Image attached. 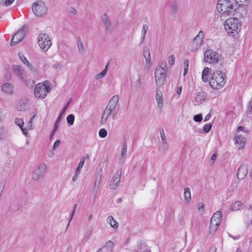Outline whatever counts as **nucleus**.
<instances>
[{
  "mask_svg": "<svg viewBox=\"0 0 252 252\" xmlns=\"http://www.w3.org/2000/svg\"><path fill=\"white\" fill-rule=\"evenodd\" d=\"M233 1L230 0H219L217 6L218 11L222 15L226 16H237L244 18L247 15L246 8L243 4H234Z\"/></svg>",
  "mask_w": 252,
  "mask_h": 252,
  "instance_id": "obj_1",
  "label": "nucleus"
},
{
  "mask_svg": "<svg viewBox=\"0 0 252 252\" xmlns=\"http://www.w3.org/2000/svg\"><path fill=\"white\" fill-rule=\"evenodd\" d=\"M225 75L220 71L214 72L211 74L209 84L213 89L219 90L225 83Z\"/></svg>",
  "mask_w": 252,
  "mask_h": 252,
  "instance_id": "obj_2",
  "label": "nucleus"
},
{
  "mask_svg": "<svg viewBox=\"0 0 252 252\" xmlns=\"http://www.w3.org/2000/svg\"><path fill=\"white\" fill-rule=\"evenodd\" d=\"M224 26L228 33H233L234 31L237 32V31L241 27V24L238 21V18H229L225 21Z\"/></svg>",
  "mask_w": 252,
  "mask_h": 252,
  "instance_id": "obj_3",
  "label": "nucleus"
},
{
  "mask_svg": "<svg viewBox=\"0 0 252 252\" xmlns=\"http://www.w3.org/2000/svg\"><path fill=\"white\" fill-rule=\"evenodd\" d=\"M37 39L39 46L45 52L47 51L52 45L51 38L49 35L46 33L39 34Z\"/></svg>",
  "mask_w": 252,
  "mask_h": 252,
  "instance_id": "obj_4",
  "label": "nucleus"
},
{
  "mask_svg": "<svg viewBox=\"0 0 252 252\" xmlns=\"http://www.w3.org/2000/svg\"><path fill=\"white\" fill-rule=\"evenodd\" d=\"M46 165L45 163H40L36 167L32 174V179L34 181H37L42 179L46 172Z\"/></svg>",
  "mask_w": 252,
  "mask_h": 252,
  "instance_id": "obj_5",
  "label": "nucleus"
},
{
  "mask_svg": "<svg viewBox=\"0 0 252 252\" xmlns=\"http://www.w3.org/2000/svg\"><path fill=\"white\" fill-rule=\"evenodd\" d=\"M32 10L35 15L41 16L46 14L47 9L45 3L42 0L34 2L32 6Z\"/></svg>",
  "mask_w": 252,
  "mask_h": 252,
  "instance_id": "obj_6",
  "label": "nucleus"
},
{
  "mask_svg": "<svg viewBox=\"0 0 252 252\" xmlns=\"http://www.w3.org/2000/svg\"><path fill=\"white\" fill-rule=\"evenodd\" d=\"M204 57L206 62L209 63H216L218 62L220 56L217 52L208 49L205 52Z\"/></svg>",
  "mask_w": 252,
  "mask_h": 252,
  "instance_id": "obj_7",
  "label": "nucleus"
},
{
  "mask_svg": "<svg viewBox=\"0 0 252 252\" xmlns=\"http://www.w3.org/2000/svg\"><path fill=\"white\" fill-rule=\"evenodd\" d=\"M155 77L157 85L159 86L162 85L166 79V71L162 67L156 69L155 70Z\"/></svg>",
  "mask_w": 252,
  "mask_h": 252,
  "instance_id": "obj_8",
  "label": "nucleus"
},
{
  "mask_svg": "<svg viewBox=\"0 0 252 252\" xmlns=\"http://www.w3.org/2000/svg\"><path fill=\"white\" fill-rule=\"evenodd\" d=\"M25 36V28L22 27L12 36L10 42L11 46H14L22 41Z\"/></svg>",
  "mask_w": 252,
  "mask_h": 252,
  "instance_id": "obj_9",
  "label": "nucleus"
},
{
  "mask_svg": "<svg viewBox=\"0 0 252 252\" xmlns=\"http://www.w3.org/2000/svg\"><path fill=\"white\" fill-rule=\"evenodd\" d=\"M122 171L118 170L116 174L113 176L112 180L111 181L109 187L111 189H116L118 186L121 180Z\"/></svg>",
  "mask_w": 252,
  "mask_h": 252,
  "instance_id": "obj_10",
  "label": "nucleus"
},
{
  "mask_svg": "<svg viewBox=\"0 0 252 252\" xmlns=\"http://www.w3.org/2000/svg\"><path fill=\"white\" fill-rule=\"evenodd\" d=\"M44 86L41 83H38L35 86L34 93L35 96L38 98H44L47 94L44 90Z\"/></svg>",
  "mask_w": 252,
  "mask_h": 252,
  "instance_id": "obj_11",
  "label": "nucleus"
},
{
  "mask_svg": "<svg viewBox=\"0 0 252 252\" xmlns=\"http://www.w3.org/2000/svg\"><path fill=\"white\" fill-rule=\"evenodd\" d=\"M119 100V96L117 95H114L109 101V102L105 108H108V109L113 112L116 109Z\"/></svg>",
  "mask_w": 252,
  "mask_h": 252,
  "instance_id": "obj_12",
  "label": "nucleus"
},
{
  "mask_svg": "<svg viewBox=\"0 0 252 252\" xmlns=\"http://www.w3.org/2000/svg\"><path fill=\"white\" fill-rule=\"evenodd\" d=\"M207 93L203 91L199 92L195 97V105L202 104L206 100Z\"/></svg>",
  "mask_w": 252,
  "mask_h": 252,
  "instance_id": "obj_13",
  "label": "nucleus"
},
{
  "mask_svg": "<svg viewBox=\"0 0 252 252\" xmlns=\"http://www.w3.org/2000/svg\"><path fill=\"white\" fill-rule=\"evenodd\" d=\"M247 173V167L245 165H241L237 170V177L238 179L242 180L245 178Z\"/></svg>",
  "mask_w": 252,
  "mask_h": 252,
  "instance_id": "obj_14",
  "label": "nucleus"
},
{
  "mask_svg": "<svg viewBox=\"0 0 252 252\" xmlns=\"http://www.w3.org/2000/svg\"><path fill=\"white\" fill-rule=\"evenodd\" d=\"M101 21L105 27V30L108 31L110 29L111 23L109 17L107 16L106 13H104L102 16Z\"/></svg>",
  "mask_w": 252,
  "mask_h": 252,
  "instance_id": "obj_15",
  "label": "nucleus"
},
{
  "mask_svg": "<svg viewBox=\"0 0 252 252\" xmlns=\"http://www.w3.org/2000/svg\"><path fill=\"white\" fill-rule=\"evenodd\" d=\"M156 99L158 107L161 109L163 107V98L161 92H159L158 90L156 91Z\"/></svg>",
  "mask_w": 252,
  "mask_h": 252,
  "instance_id": "obj_16",
  "label": "nucleus"
},
{
  "mask_svg": "<svg viewBox=\"0 0 252 252\" xmlns=\"http://www.w3.org/2000/svg\"><path fill=\"white\" fill-rule=\"evenodd\" d=\"M1 89L5 93L11 94L13 93V86L12 84L6 82L2 86Z\"/></svg>",
  "mask_w": 252,
  "mask_h": 252,
  "instance_id": "obj_17",
  "label": "nucleus"
},
{
  "mask_svg": "<svg viewBox=\"0 0 252 252\" xmlns=\"http://www.w3.org/2000/svg\"><path fill=\"white\" fill-rule=\"evenodd\" d=\"M108 108H105L101 116L100 123L101 124H105L109 117V116L113 112L111 110L108 109Z\"/></svg>",
  "mask_w": 252,
  "mask_h": 252,
  "instance_id": "obj_18",
  "label": "nucleus"
},
{
  "mask_svg": "<svg viewBox=\"0 0 252 252\" xmlns=\"http://www.w3.org/2000/svg\"><path fill=\"white\" fill-rule=\"evenodd\" d=\"M13 72L20 78L23 79V70L20 66L18 65H14L12 67Z\"/></svg>",
  "mask_w": 252,
  "mask_h": 252,
  "instance_id": "obj_19",
  "label": "nucleus"
},
{
  "mask_svg": "<svg viewBox=\"0 0 252 252\" xmlns=\"http://www.w3.org/2000/svg\"><path fill=\"white\" fill-rule=\"evenodd\" d=\"M101 179V176L100 175L97 174L95 177V180L94 183V197H96L97 192L99 188V183Z\"/></svg>",
  "mask_w": 252,
  "mask_h": 252,
  "instance_id": "obj_20",
  "label": "nucleus"
},
{
  "mask_svg": "<svg viewBox=\"0 0 252 252\" xmlns=\"http://www.w3.org/2000/svg\"><path fill=\"white\" fill-rule=\"evenodd\" d=\"M143 56L146 60V63L147 64L151 63V55L150 50L147 46H145L143 48Z\"/></svg>",
  "mask_w": 252,
  "mask_h": 252,
  "instance_id": "obj_21",
  "label": "nucleus"
},
{
  "mask_svg": "<svg viewBox=\"0 0 252 252\" xmlns=\"http://www.w3.org/2000/svg\"><path fill=\"white\" fill-rule=\"evenodd\" d=\"M246 216L247 218V223L248 227L250 225L252 226V204L250 205Z\"/></svg>",
  "mask_w": 252,
  "mask_h": 252,
  "instance_id": "obj_22",
  "label": "nucleus"
},
{
  "mask_svg": "<svg viewBox=\"0 0 252 252\" xmlns=\"http://www.w3.org/2000/svg\"><path fill=\"white\" fill-rule=\"evenodd\" d=\"M210 70H211V68L208 67H205L202 73V79L203 82H207L208 81L209 79V73L210 72Z\"/></svg>",
  "mask_w": 252,
  "mask_h": 252,
  "instance_id": "obj_23",
  "label": "nucleus"
},
{
  "mask_svg": "<svg viewBox=\"0 0 252 252\" xmlns=\"http://www.w3.org/2000/svg\"><path fill=\"white\" fill-rule=\"evenodd\" d=\"M71 101V98H70L69 100H68V103L64 106L63 108L62 109V112L60 113V114H59V116H58L57 119L56 121V122H57V123H60V122L62 119V117L64 115V113H65L68 105H69Z\"/></svg>",
  "mask_w": 252,
  "mask_h": 252,
  "instance_id": "obj_24",
  "label": "nucleus"
},
{
  "mask_svg": "<svg viewBox=\"0 0 252 252\" xmlns=\"http://www.w3.org/2000/svg\"><path fill=\"white\" fill-rule=\"evenodd\" d=\"M221 212L220 211H218L213 214L211 220H212L214 221H216L220 224V221L221 220Z\"/></svg>",
  "mask_w": 252,
  "mask_h": 252,
  "instance_id": "obj_25",
  "label": "nucleus"
},
{
  "mask_svg": "<svg viewBox=\"0 0 252 252\" xmlns=\"http://www.w3.org/2000/svg\"><path fill=\"white\" fill-rule=\"evenodd\" d=\"M220 223L214 221L213 220H211L210 221V233H214L215 232L217 229H218V227L220 225Z\"/></svg>",
  "mask_w": 252,
  "mask_h": 252,
  "instance_id": "obj_26",
  "label": "nucleus"
},
{
  "mask_svg": "<svg viewBox=\"0 0 252 252\" xmlns=\"http://www.w3.org/2000/svg\"><path fill=\"white\" fill-rule=\"evenodd\" d=\"M148 30V26L144 24L142 27V31H141V41L140 42V44H142L145 39V36L146 32Z\"/></svg>",
  "mask_w": 252,
  "mask_h": 252,
  "instance_id": "obj_27",
  "label": "nucleus"
},
{
  "mask_svg": "<svg viewBox=\"0 0 252 252\" xmlns=\"http://www.w3.org/2000/svg\"><path fill=\"white\" fill-rule=\"evenodd\" d=\"M107 221L110 224L112 227L114 229L118 228L119 226L118 223L116 221L112 216H109L107 218Z\"/></svg>",
  "mask_w": 252,
  "mask_h": 252,
  "instance_id": "obj_28",
  "label": "nucleus"
},
{
  "mask_svg": "<svg viewBox=\"0 0 252 252\" xmlns=\"http://www.w3.org/2000/svg\"><path fill=\"white\" fill-rule=\"evenodd\" d=\"M235 143L240 145L241 147L244 146L245 142V138L241 135H236L235 137Z\"/></svg>",
  "mask_w": 252,
  "mask_h": 252,
  "instance_id": "obj_29",
  "label": "nucleus"
},
{
  "mask_svg": "<svg viewBox=\"0 0 252 252\" xmlns=\"http://www.w3.org/2000/svg\"><path fill=\"white\" fill-rule=\"evenodd\" d=\"M109 64V62L106 64L105 68L99 73H98L95 77L96 79H100L104 77L107 73L108 67Z\"/></svg>",
  "mask_w": 252,
  "mask_h": 252,
  "instance_id": "obj_30",
  "label": "nucleus"
},
{
  "mask_svg": "<svg viewBox=\"0 0 252 252\" xmlns=\"http://www.w3.org/2000/svg\"><path fill=\"white\" fill-rule=\"evenodd\" d=\"M243 204L240 201H235L231 205V209L232 211L239 210L242 209Z\"/></svg>",
  "mask_w": 252,
  "mask_h": 252,
  "instance_id": "obj_31",
  "label": "nucleus"
},
{
  "mask_svg": "<svg viewBox=\"0 0 252 252\" xmlns=\"http://www.w3.org/2000/svg\"><path fill=\"white\" fill-rule=\"evenodd\" d=\"M158 130L160 134V137L161 138L162 144H164V145H166L167 140L163 128L161 127H159Z\"/></svg>",
  "mask_w": 252,
  "mask_h": 252,
  "instance_id": "obj_32",
  "label": "nucleus"
},
{
  "mask_svg": "<svg viewBox=\"0 0 252 252\" xmlns=\"http://www.w3.org/2000/svg\"><path fill=\"white\" fill-rule=\"evenodd\" d=\"M42 85L44 86V90H45V92L47 94L49 93L52 89V87L51 86V83L49 81H45L43 82Z\"/></svg>",
  "mask_w": 252,
  "mask_h": 252,
  "instance_id": "obj_33",
  "label": "nucleus"
},
{
  "mask_svg": "<svg viewBox=\"0 0 252 252\" xmlns=\"http://www.w3.org/2000/svg\"><path fill=\"white\" fill-rule=\"evenodd\" d=\"M184 197L185 199L187 201H189L190 200L191 198V194H190V189L189 188H185L184 189Z\"/></svg>",
  "mask_w": 252,
  "mask_h": 252,
  "instance_id": "obj_34",
  "label": "nucleus"
},
{
  "mask_svg": "<svg viewBox=\"0 0 252 252\" xmlns=\"http://www.w3.org/2000/svg\"><path fill=\"white\" fill-rule=\"evenodd\" d=\"M138 252H151L150 250L145 246L144 244H141L138 247Z\"/></svg>",
  "mask_w": 252,
  "mask_h": 252,
  "instance_id": "obj_35",
  "label": "nucleus"
},
{
  "mask_svg": "<svg viewBox=\"0 0 252 252\" xmlns=\"http://www.w3.org/2000/svg\"><path fill=\"white\" fill-rule=\"evenodd\" d=\"M75 120L74 115L72 114H69L67 116L66 118L67 123L69 126H72L73 125Z\"/></svg>",
  "mask_w": 252,
  "mask_h": 252,
  "instance_id": "obj_36",
  "label": "nucleus"
},
{
  "mask_svg": "<svg viewBox=\"0 0 252 252\" xmlns=\"http://www.w3.org/2000/svg\"><path fill=\"white\" fill-rule=\"evenodd\" d=\"M127 152V145L126 140H124L123 143V146L121 151V156L124 157Z\"/></svg>",
  "mask_w": 252,
  "mask_h": 252,
  "instance_id": "obj_37",
  "label": "nucleus"
},
{
  "mask_svg": "<svg viewBox=\"0 0 252 252\" xmlns=\"http://www.w3.org/2000/svg\"><path fill=\"white\" fill-rule=\"evenodd\" d=\"M77 45L78 51L79 52H83L84 50V45H83V42L82 41V40L80 37H78V38L77 39Z\"/></svg>",
  "mask_w": 252,
  "mask_h": 252,
  "instance_id": "obj_38",
  "label": "nucleus"
},
{
  "mask_svg": "<svg viewBox=\"0 0 252 252\" xmlns=\"http://www.w3.org/2000/svg\"><path fill=\"white\" fill-rule=\"evenodd\" d=\"M85 162V158H81L78 167L76 168L75 172H77V173H80L81 169L82 168Z\"/></svg>",
  "mask_w": 252,
  "mask_h": 252,
  "instance_id": "obj_39",
  "label": "nucleus"
},
{
  "mask_svg": "<svg viewBox=\"0 0 252 252\" xmlns=\"http://www.w3.org/2000/svg\"><path fill=\"white\" fill-rule=\"evenodd\" d=\"M93 231V226H91L90 227L89 229L85 233L84 237L86 240H88L90 238Z\"/></svg>",
  "mask_w": 252,
  "mask_h": 252,
  "instance_id": "obj_40",
  "label": "nucleus"
},
{
  "mask_svg": "<svg viewBox=\"0 0 252 252\" xmlns=\"http://www.w3.org/2000/svg\"><path fill=\"white\" fill-rule=\"evenodd\" d=\"M212 127V125L211 123L206 124L203 127V130L205 133H208Z\"/></svg>",
  "mask_w": 252,
  "mask_h": 252,
  "instance_id": "obj_41",
  "label": "nucleus"
},
{
  "mask_svg": "<svg viewBox=\"0 0 252 252\" xmlns=\"http://www.w3.org/2000/svg\"><path fill=\"white\" fill-rule=\"evenodd\" d=\"M99 136L101 138H105L107 135V131L104 128H101L98 132Z\"/></svg>",
  "mask_w": 252,
  "mask_h": 252,
  "instance_id": "obj_42",
  "label": "nucleus"
},
{
  "mask_svg": "<svg viewBox=\"0 0 252 252\" xmlns=\"http://www.w3.org/2000/svg\"><path fill=\"white\" fill-rule=\"evenodd\" d=\"M19 57L21 61L24 64H26L28 63L29 61L27 59V58L25 57L23 53H19L18 54Z\"/></svg>",
  "mask_w": 252,
  "mask_h": 252,
  "instance_id": "obj_43",
  "label": "nucleus"
},
{
  "mask_svg": "<svg viewBox=\"0 0 252 252\" xmlns=\"http://www.w3.org/2000/svg\"><path fill=\"white\" fill-rule=\"evenodd\" d=\"M106 247L108 250L112 251L114 247V244L112 241L109 240L106 243Z\"/></svg>",
  "mask_w": 252,
  "mask_h": 252,
  "instance_id": "obj_44",
  "label": "nucleus"
},
{
  "mask_svg": "<svg viewBox=\"0 0 252 252\" xmlns=\"http://www.w3.org/2000/svg\"><path fill=\"white\" fill-rule=\"evenodd\" d=\"M193 120L196 122H201L202 120V115L201 114H196L193 117Z\"/></svg>",
  "mask_w": 252,
  "mask_h": 252,
  "instance_id": "obj_45",
  "label": "nucleus"
},
{
  "mask_svg": "<svg viewBox=\"0 0 252 252\" xmlns=\"http://www.w3.org/2000/svg\"><path fill=\"white\" fill-rule=\"evenodd\" d=\"M15 124L17 125L21 128H22V127H23L24 124L23 120L19 118H16L15 119Z\"/></svg>",
  "mask_w": 252,
  "mask_h": 252,
  "instance_id": "obj_46",
  "label": "nucleus"
},
{
  "mask_svg": "<svg viewBox=\"0 0 252 252\" xmlns=\"http://www.w3.org/2000/svg\"><path fill=\"white\" fill-rule=\"evenodd\" d=\"M202 43V40L201 38L198 37L196 40H195V37L193 39V43L195 44L196 46L201 45Z\"/></svg>",
  "mask_w": 252,
  "mask_h": 252,
  "instance_id": "obj_47",
  "label": "nucleus"
},
{
  "mask_svg": "<svg viewBox=\"0 0 252 252\" xmlns=\"http://www.w3.org/2000/svg\"><path fill=\"white\" fill-rule=\"evenodd\" d=\"M175 58L173 55H170L168 58V63L170 65H173L175 62Z\"/></svg>",
  "mask_w": 252,
  "mask_h": 252,
  "instance_id": "obj_48",
  "label": "nucleus"
},
{
  "mask_svg": "<svg viewBox=\"0 0 252 252\" xmlns=\"http://www.w3.org/2000/svg\"><path fill=\"white\" fill-rule=\"evenodd\" d=\"M59 124V123H57V122H56V121L55 122L54 125V128L52 129V132H51V135L54 134V133H55V132L58 128Z\"/></svg>",
  "mask_w": 252,
  "mask_h": 252,
  "instance_id": "obj_49",
  "label": "nucleus"
},
{
  "mask_svg": "<svg viewBox=\"0 0 252 252\" xmlns=\"http://www.w3.org/2000/svg\"><path fill=\"white\" fill-rule=\"evenodd\" d=\"M76 206H77V205H76V204H74V207H73V210H72V213H71V214L70 218V219H69V220H68L69 222H68V224H67V227H66V230L67 229V228H68V226H69V223H70V221H71V219H72V216H73V214H74V212H75V209H76Z\"/></svg>",
  "mask_w": 252,
  "mask_h": 252,
  "instance_id": "obj_50",
  "label": "nucleus"
},
{
  "mask_svg": "<svg viewBox=\"0 0 252 252\" xmlns=\"http://www.w3.org/2000/svg\"><path fill=\"white\" fill-rule=\"evenodd\" d=\"M204 37V32L203 31H200L198 35H196L195 37V40H196V39L198 38V37H199L200 38H201V39L203 40V39Z\"/></svg>",
  "mask_w": 252,
  "mask_h": 252,
  "instance_id": "obj_51",
  "label": "nucleus"
},
{
  "mask_svg": "<svg viewBox=\"0 0 252 252\" xmlns=\"http://www.w3.org/2000/svg\"><path fill=\"white\" fill-rule=\"evenodd\" d=\"M141 87V78L139 77L136 81V83L135 84V87L137 89H139Z\"/></svg>",
  "mask_w": 252,
  "mask_h": 252,
  "instance_id": "obj_52",
  "label": "nucleus"
},
{
  "mask_svg": "<svg viewBox=\"0 0 252 252\" xmlns=\"http://www.w3.org/2000/svg\"><path fill=\"white\" fill-rule=\"evenodd\" d=\"M204 205L203 203L199 202L198 204V209L199 211H204Z\"/></svg>",
  "mask_w": 252,
  "mask_h": 252,
  "instance_id": "obj_53",
  "label": "nucleus"
},
{
  "mask_svg": "<svg viewBox=\"0 0 252 252\" xmlns=\"http://www.w3.org/2000/svg\"><path fill=\"white\" fill-rule=\"evenodd\" d=\"M60 143H61V141L60 140H56L53 145V150L56 149V148L59 146Z\"/></svg>",
  "mask_w": 252,
  "mask_h": 252,
  "instance_id": "obj_54",
  "label": "nucleus"
},
{
  "mask_svg": "<svg viewBox=\"0 0 252 252\" xmlns=\"http://www.w3.org/2000/svg\"><path fill=\"white\" fill-rule=\"evenodd\" d=\"M184 67L188 68L189 65V60L188 59H185L184 62Z\"/></svg>",
  "mask_w": 252,
  "mask_h": 252,
  "instance_id": "obj_55",
  "label": "nucleus"
},
{
  "mask_svg": "<svg viewBox=\"0 0 252 252\" xmlns=\"http://www.w3.org/2000/svg\"><path fill=\"white\" fill-rule=\"evenodd\" d=\"M68 11L70 13H72L73 14H76V9L73 7H70Z\"/></svg>",
  "mask_w": 252,
  "mask_h": 252,
  "instance_id": "obj_56",
  "label": "nucleus"
},
{
  "mask_svg": "<svg viewBox=\"0 0 252 252\" xmlns=\"http://www.w3.org/2000/svg\"><path fill=\"white\" fill-rule=\"evenodd\" d=\"M14 1V0H5L4 3L6 5L8 6L11 4Z\"/></svg>",
  "mask_w": 252,
  "mask_h": 252,
  "instance_id": "obj_57",
  "label": "nucleus"
},
{
  "mask_svg": "<svg viewBox=\"0 0 252 252\" xmlns=\"http://www.w3.org/2000/svg\"><path fill=\"white\" fill-rule=\"evenodd\" d=\"M239 1L241 3H243L246 2L247 4V3H248L247 2L248 0H234L235 4L238 5L237 4H238V2Z\"/></svg>",
  "mask_w": 252,
  "mask_h": 252,
  "instance_id": "obj_58",
  "label": "nucleus"
},
{
  "mask_svg": "<svg viewBox=\"0 0 252 252\" xmlns=\"http://www.w3.org/2000/svg\"><path fill=\"white\" fill-rule=\"evenodd\" d=\"M182 86H180V87L177 88V89L176 90V93L178 94H181V93H182Z\"/></svg>",
  "mask_w": 252,
  "mask_h": 252,
  "instance_id": "obj_59",
  "label": "nucleus"
},
{
  "mask_svg": "<svg viewBox=\"0 0 252 252\" xmlns=\"http://www.w3.org/2000/svg\"><path fill=\"white\" fill-rule=\"evenodd\" d=\"M79 174V173H77V172H75V174L72 178V181L73 182H75L77 180Z\"/></svg>",
  "mask_w": 252,
  "mask_h": 252,
  "instance_id": "obj_60",
  "label": "nucleus"
},
{
  "mask_svg": "<svg viewBox=\"0 0 252 252\" xmlns=\"http://www.w3.org/2000/svg\"><path fill=\"white\" fill-rule=\"evenodd\" d=\"M25 65L27 66V67L29 68L30 70L32 71L33 70V67L32 65L29 63V62L28 63H26Z\"/></svg>",
  "mask_w": 252,
  "mask_h": 252,
  "instance_id": "obj_61",
  "label": "nucleus"
},
{
  "mask_svg": "<svg viewBox=\"0 0 252 252\" xmlns=\"http://www.w3.org/2000/svg\"><path fill=\"white\" fill-rule=\"evenodd\" d=\"M210 117H211V114H210V113H209V114H208L206 116V117H205V119H204V121L205 122H206V121H208V120L210 119Z\"/></svg>",
  "mask_w": 252,
  "mask_h": 252,
  "instance_id": "obj_62",
  "label": "nucleus"
},
{
  "mask_svg": "<svg viewBox=\"0 0 252 252\" xmlns=\"http://www.w3.org/2000/svg\"><path fill=\"white\" fill-rule=\"evenodd\" d=\"M216 251H217L216 248L215 247H213L210 248V249L209 251V252H216Z\"/></svg>",
  "mask_w": 252,
  "mask_h": 252,
  "instance_id": "obj_63",
  "label": "nucleus"
},
{
  "mask_svg": "<svg viewBox=\"0 0 252 252\" xmlns=\"http://www.w3.org/2000/svg\"><path fill=\"white\" fill-rule=\"evenodd\" d=\"M217 158V155L216 154H214L212 157H211V159L213 161H214L215 160H216Z\"/></svg>",
  "mask_w": 252,
  "mask_h": 252,
  "instance_id": "obj_64",
  "label": "nucleus"
}]
</instances>
